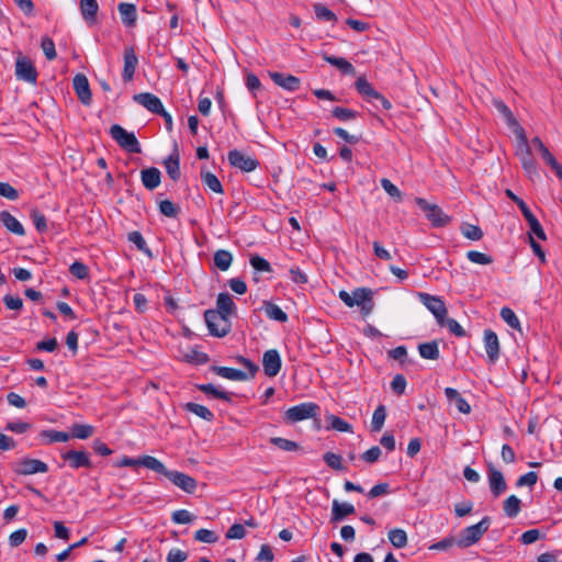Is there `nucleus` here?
I'll list each match as a JSON object with an SVG mask.
<instances>
[{
	"label": "nucleus",
	"instance_id": "6",
	"mask_svg": "<svg viewBox=\"0 0 562 562\" xmlns=\"http://www.w3.org/2000/svg\"><path fill=\"white\" fill-rule=\"evenodd\" d=\"M319 413V406L313 402L301 403L290 407L284 414L286 423H297L307 418H314Z\"/></svg>",
	"mask_w": 562,
	"mask_h": 562
},
{
	"label": "nucleus",
	"instance_id": "55",
	"mask_svg": "<svg viewBox=\"0 0 562 562\" xmlns=\"http://www.w3.org/2000/svg\"><path fill=\"white\" fill-rule=\"evenodd\" d=\"M495 108L505 117V120L509 126L518 125V122L515 119L513 112L503 101H495Z\"/></svg>",
	"mask_w": 562,
	"mask_h": 562
},
{
	"label": "nucleus",
	"instance_id": "14",
	"mask_svg": "<svg viewBox=\"0 0 562 562\" xmlns=\"http://www.w3.org/2000/svg\"><path fill=\"white\" fill-rule=\"evenodd\" d=\"M61 459L68 462L71 469L92 468V462L86 451L68 450L61 453Z\"/></svg>",
	"mask_w": 562,
	"mask_h": 562
},
{
	"label": "nucleus",
	"instance_id": "32",
	"mask_svg": "<svg viewBox=\"0 0 562 562\" xmlns=\"http://www.w3.org/2000/svg\"><path fill=\"white\" fill-rule=\"evenodd\" d=\"M263 311L268 318L285 323L288 322V314L282 311L281 307H279L277 304L270 302V301H263Z\"/></svg>",
	"mask_w": 562,
	"mask_h": 562
},
{
	"label": "nucleus",
	"instance_id": "39",
	"mask_svg": "<svg viewBox=\"0 0 562 562\" xmlns=\"http://www.w3.org/2000/svg\"><path fill=\"white\" fill-rule=\"evenodd\" d=\"M158 209L164 216L169 218H176L181 213V207L168 199L158 201Z\"/></svg>",
	"mask_w": 562,
	"mask_h": 562
},
{
	"label": "nucleus",
	"instance_id": "38",
	"mask_svg": "<svg viewBox=\"0 0 562 562\" xmlns=\"http://www.w3.org/2000/svg\"><path fill=\"white\" fill-rule=\"evenodd\" d=\"M520 509H521V502L516 495H510L504 501L503 510L507 517H509V518L517 517Z\"/></svg>",
	"mask_w": 562,
	"mask_h": 562
},
{
	"label": "nucleus",
	"instance_id": "18",
	"mask_svg": "<svg viewBox=\"0 0 562 562\" xmlns=\"http://www.w3.org/2000/svg\"><path fill=\"white\" fill-rule=\"evenodd\" d=\"M133 99L136 103L143 105L145 109H147L149 112L154 114L162 112L164 104L161 100L150 92L137 93L133 97Z\"/></svg>",
	"mask_w": 562,
	"mask_h": 562
},
{
	"label": "nucleus",
	"instance_id": "23",
	"mask_svg": "<svg viewBox=\"0 0 562 562\" xmlns=\"http://www.w3.org/2000/svg\"><path fill=\"white\" fill-rule=\"evenodd\" d=\"M356 513V508L350 503H339L337 499L333 501L331 504V516L330 522L337 524L342 521L347 516L353 515Z\"/></svg>",
	"mask_w": 562,
	"mask_h": 562
},
{
	"label": "nucleus",
	"instance_id": "54",
	"mask_svg": "<svg viewBox=\"0 0 562 562\" xmlns=\"http://www.w3.org/2000/svg\"><path fill=\"white\" fill-rule=\"evenodd\" d=\"M532 146L539 150L542 159L550 165L552 161H554V156L550 153V150L547 148V146L543 144V142L539 137H533L531 140Z\"/></svg>",
	"mask_w": 562,
	"mask_h": 562
},
{
	"label": "nucleus",
	"instance_id": "9",
	"mask_svg": "<svg viewBox=\"0 0 562 562\" xmlns=\"http://www.w3.org/2000/svg\"><path fill=\"white\" fill-rule=\"evenodd\" d=\"M420 302L432 313L439 326H443V317L447 316V307L445 302L439 296H434L428 293H418Z\"/></svg>",
	"mask_w": 562,
	"mask_h": 562
},
{
	"label": "nucleus",
	"instance_id": "24",
	"mask_svg": "<svg viewBox=\"0 0 562 562\" xmlns=\"http://www.w3.org/2000/svg\"><path fill=\"white\" fill-rule=\"evenodd\" d=\"M140 180L147 190H155L161 182V172L156 167L145 168L140 171Z\"/></svg>",
	"mask_w": 562,
	"mask_h": 562
},
{
	"label": "nucleus",
	"instance_id": "52",
	"mask_svg": "<svg viewBox=\"0 0 562 562\" xmlns=\"http://www.w3.org/2000/svg\"><path fill=\"white\" fill-rule=\"evenodd\" d=\"M127 240L133 243L136 248L145 254H148L150 256V250L147 247V244L143 237V235L138 231H133L128 233Z\"/></svg>",
	"mask_w": 562,
	"mask_h": 562
},
{
	"label": "nucleus",
	"instance_id": "29",
	"mask_svg": "<svg viewBox=\"0 0 562 562\" xmlns=\"http://www.w3.org/2000/svg\"><path fill=\"white\" fill-rule=\"evenodd\" d=\"M0 221L3 224V226L11 233L18 236L25 235L23 225L10 212H0Z\"/></svg>",
	"mask_w": 562,
	"mask_h": 562
},
{
	"label": "nucleus",
	"instance_id": "2",
	"mask_svg": "<svg viewBox=\"0 0 562 562\" xmlns=\"http://www.w3.org/2000/svg\"><path fill=\"white\" fill-rule=\"evenodd\" d=\"M491 525V518L488 516L483 517L477 524L464 528L457 540L459 548H469L481 540L483 535L488 530Z\"/></svg>",
	"mask_w": 562,
	"mask_h": 562
},
{
	"label": "nucleus",
	"instance_id": "16",
	"mask_svg": "<svg viewBox=\"0 0 562 562\" xmlns=\"http://www.w3.org/2000/svg\"><path fill=\"white\" fill-rule=\"evenodd\" d=\"M372 290L368 288H357L352 292L353 306H361L363 315H368L373 310Z\"/></svg>",
	"mask_w": 562,
	"mask_h": 562
},
{
	"label": "nucleus",
	"instance_id": "31",
	"mask_svg": "<svg viewBox=\"0 0 562 562\" xmlns=\"http://www.w3.org/2000/svg\"><path fill=\"white\" fill-rule=\"evenodd\" d=\"M418 352L420 357L424 359L438 360L440 357L439 344L437 340L419 344Z\"/></svg>",
	"mask_w": 562,
	"mask_h": 562
},
{
	"label": "nucleus",
	"instance_id": "56",
	"mask_svg": "<svg viewBox=\"0 0 562 562\" xmlns=\"http://www.w3.org/2000/svg\"><path fill=\"white\" fill-rule=\"evenodd\" d=\"M467 258L477 265H491L493 262V258L490 255L476 251V250H469L467 252Z\"/></svg>",
	"mask_w": 562,
	"mask_h": 562
},
{
	"label": "nucleus",
	"instance_id": "43",
	"mask_svg": "<svg viewBox=\"0 0 562 562\" xmlns=\"http://www.w3.org/2000/svg\"><path fill=\"white\" fill-rule=\"evenodd\" d=\"M328 429H335L340 432H352V426L336 415H329L327 417Z\"/></svg>",
	"mask_w": 562,
	"mask_h": 562
},
{
	"label": "nucleus",
	"instance_id": "1",
	"mask_svg": "<svg viewBox=\"0 0 562 562\" xmlns=\"http://www.w3.org/2000/svg\"><path fill=\"white\" fill-rule=\"evenodd\" d=\"M148 464L153 465L151 470L162 474L167 477L173 485L181 488L183 492L188 494H193L196 490L198 483L196 480L183 472L176 470H168L166 465L160 460H151L147 461Z\"/></svg>",
	"mask_w": 562,
	"mask_h": 562
},
{
	"label": "nucleus",
	"instance_id": "8",
	"mask_svg": "<svg viewBox=\"0 0 562 562\" xmlns=\"http://www.w3.org/2000/svg\"><path fill=\"white\" fill-rule=\"evenodd\" d=\"M227 159L232 167L239 169L243 172H251L259 166V160L257 158L246 155L238 149L229 150Z\"/></svg>",
	"mask_w": 562,
	"mask_h": 562
},
{
	"label": "nucleus",
	"instance_id": "41",
	"mask_svg": "<svg viewBox=\"0 0 562 562\" xmlns=\"http://www.w3.org/2000/svg\"><path fill=\"white\" fill-rule=\"evenodd\" d=\"M331 116L340 122H348L356 120L359 116V112L348 108L335 106L331 110Z\"/></svg>",
	"mask_w": 562,
	"mask_h": 562
},
{
	"label": "nucleus",
	"instance_id": "4",
	"mask_svg": "<svg viewBox=\"0 0 562 562\" xmlns=\"http://www.w3.org/2000/svg\"><path fill=\"white\" fill-rule=\"evenodd\" d=\"M111 137L117 143L120 147L131 154H140L142 147L133 132H127L119 124H113L110 127Z\"/></svg>",
	"mask_w": 562,
	"mask_h": 562
},
{
	"label": "nucleus",
	"instance_id": "10",
	"mask_svg": "<svg viewBox=\"0 0 562 562\" xmlns=\"http://www.w3.org/2000/svg\"><path fill=\"white\" fill-rule=\"evenodd\" d=\"M15 76L20 80L30 83H35L37 79V71L33 63L20 54L15 60Z\"/></svg>",
	"mask_w": 562,
	"mask_h": 562
},
{
	"label": "nucleus",
	"instance_id": "33",
	"mask_svg": "<svg viewBox=\"0 0 562 562\" xmlns=\"http://www.w3.org/2000/svg\"><path fill=\"white\" fill-rule=\"evenodd\" d=\"M323 58L326 63L337 67L342 74L350 75L355 72V67L352 66V64L342 57L323 54Z\"/></svg>",
	"mask_w": 562,
	"mask_h": 562
},
{
	"label": "nucleus",
	"instance_id": "22",
	"mask_svg": "<svg viewBox=\"0 0 562 562\" xmlns=\"http://www.w3.org/2000/svg\"><path fill=\"white\" fill-rule=\"evenodd\" d=\"M214 311L231 317L237 314V306L234 303L233 297L227 292H222L217 295L216 308Z\"/></svg>",
	"mask_w": 562,
	"mask_h": 562
},
{
	"label": "nucleus",
	"instance_id": "44",
	"mask_svg": "<svg viewBox=\"0 0 562 562\" xmlns=\"http://www.w3.org/2000/svg\"><path fill=\"white\" fill-rule=\"evenodd\" d=\"M313 8L314 13L319 21L335 22L337 20L336 14L331 10H329L325 4L315 3Z\"/></svg>",
	"mask_w": 562,
	"mask_h": 562
},
{
	"label": "nucleus",
	"instance_id": "30",
	"mask_svg": "<svg viewBox=\"0 0 562 562\" xmlns=\"http://www.w3.org/2000/svg\"><path fill=\"white\" fill-rule=\"evenodd\" d=\"M79 7L82 19L87 23H94L99 11V4L97 0H79Z\"/></svg>",
	"mask_w": 562,
	"mask_h": 562
},
{
	"label": "nucleus",
	"instance_id": "20",
	"mask_svg": "<svg viewBox=\"0 0 562 562\" xmlns=\"http://www.w3.org/2000/svg\"><path fill=\"white\" fill-rule=\"evenodd\" d=\"M123 58H124V68H123L122 77H123L124 81H131L134 77V74H135V70H136V67L138 64V58L135 54L134 48L126 47L124 49Z\"/></svg>",
	"mask_w": 562,
	"mask_h": 562
},
{
	"label": "nucleus",
	"instance_id": "19",
	"mask_svg": "<svg viewBox=\"0 0 562 562\" xmlns=\"http://www.w3.org/2000/svg\"><path fill=\"white\" fill-rule=\"evenodd\" d=\"M519 210L521 211L525 220L527 221L532 234H535L539 239L546 240L547 235L544 233V229L542 228L537 217L532 214L526 202L519 203Z\"/></svg>",
	"mask_w": 562,
	"mask_h": 562
},
{
	"label": "nucleus",
	"instance_id": "5",
	"mask_svg": "<svg viewBox=\"0 0 562 562\" xmlns=\"http://www.w3.org/2000/svg\"><path fill=\"white\" fill-rule=\"evenodd\" d=\"M415 202L435 227H443L450 223L451 217L448 216L437 204H430L424 198H416Z\"/></svg>",
	"mask_w": 562,
	"mask_h": 562
},
{
	"label": "nucleus",
	"instance_id": "50",
	"mask_svg": "<svg viewBox=\"0 0 562 562\" xmlns=\"http://www.w3.org/2000/svg\"><path fill=\"white\" fill-rule=\"evenodd\" d=\"M323 460L329 468H331L336 471L345 470V468L342 465V457L340 454L328 451V452L324 453Z\"/></svg>",
	"mask_w": 562,
	"mask_h": 562
},
{
	"label": "nucleus",
	"instance_id": "46",
	"mask_svg": "<svg viewBox=\"0 0 562 562\" xmlns=\"http://www.w3.org/2000/svg\"><path fill=\"white\" fill-rule=\"evenodd\" d=\"M30 217L38 233H44L47 231V220L41 211L37 209H32Z\"/></svg>",
	"mask_w": 562,
	"mask_h": 562
},
{
	"label": "nucleus",
	"instance_id": "62",
	"mask_svg": "<svg viewBox=\"0 0 562 562\" xmlns=\"http://www.w3.org/2000/svg\"><path fill=\"white\" fill-rule=\"evenodd\" d=\"M443 326H446L449 331L457 337H464L467 335L463 327L454 318L443 317Z\"/></svg>",
	"mask_w": 562,
	"mask_h": 562
},
{
	"label": "nucleus",
	"instance_id": "51",
	"mask_svg": "<svg viewBox=\"0 0 562 562\" xmlns=\"http://www.w3.org/2000/svg\"><path fill=\"white\" fill-rule=\"evenodd\" d=\"M499 315L509 327L514 329H518L520 327V322L512 308L507 306L503 307Z\"/></svg>",
	"mask_w": 562,
	"mask_h": 562
},
{
	"label": "nucleus",
	"instance_id": "13",
	"mask_svg": "<svg viewBox=\"0 0 562 562\" xmlns=\"http://www.w3.org/2000/svg\"><path fill=\"white\" fill-rule=\"evenodd\" d=\"M72 87L81 103L90 105L92 101V93L88 78L83 74H77L72 79Z\"/></svg>",
	"mask_w": 562,
	"mask_h": 562
},
{
	"label": "nucleus",
	"instance_id": "35",
	"mask_svg": "<svg viewBox=\"0 0 562 562\" xmlns=\"http://www.w3.org/2000/svg\"><path fill=\"white\" fill-rule=\"evenodd\" d=\"M201 180L203 184H205L211 191L220 194L224 193V189L220 179L211 171H206L202 168Z\"/></svg>",
	"mask_w": 562,
	"mask_h": 562
},
{
	"label": "nucleus",
	"instance_id": "58",
	"mask_svg": "<svg viewBox=\"0 0 562 562\" xmlns=\"http://www.w3.org/2000/svg\"><path fill=\"white\" fill-rule=\"evenodd\" d=\"M42 436L47 438L49 443L53 442H66L69 440V434L58 430H43Z\"/></svg>",
	"mask_w": 562,
	"mask_h": 562
},
{
	"label": "nucleus",
	"instance_id": "42",
	"mask_svg": "<svg viewBox=\"0 0 562 562\" xmlns=\"http://www.w3.org/2000/svg\"><path fill=\"white\" fill-rule=\"evenodd\" d=\"M387 537L390 542L397 549H402L407 544V535L401 528L390 530Z\"/></svg>",
	"mask_w": 562,
	"mask_h": 562
},
{
	"label": "nucleus",
	"instance_id": "48",
	"mask_svg": "<svg viewBox=\"0 0 562 562\" xmlns=\"http://www.w3.org/2000/svg\"><path fill=\"white\" fill-rule=\"evenodd\" d=\"M270 443H272L273 446L278 447L279 449H281L283 451H296L300 449V446L297 442L290 440V439L282 438V437L270 438Z\"/></svg>",
	"mask_w": 562,
	"mask_h": 562
},
{
	"label": "nucleus",
	"instance_id": "64",
	"mask_svg": "<svg viewBox=\"0 0 562 562\" xmlns=\"http://www.w3.org/2000/svg\"><path fill=\"white\" fill-rule=\"evenodd\" d=\"M381 454H382V451H381L380 447L373 446L370 449H368L367 451H364L360 456V459L367 463L372 464V463H375L380 459Z\"/></svg>",
	"mask_w": 562,
	"mask_h": 562
},
{
	"label": "nucleus",
	"instance_id": "49",
	"mask_svg": "<svg viewBox=\"0 0 562 562\" xmlns=\"http://www.w3.org/2000/svg\"><path fill=\"white\" fill-rule=\"evenodd\" d=\"M462 235L470 240H480L483 237V231L473 224H464L461 226Z\"/></svg>",
	"mask_w": 562,
	"mask_h": 562
},
{
	"label": "nucleus",
	"instance_id": "26",
	"mask_svg": "<svg viewBox=\"0 0 562 562\" xmlns=\"http://www.w3.org/2000/svg\"><path fill=\"white\" fill-rule=\"evenodd\" d=\"M122 23L127 27H134L137 20L136 7L133 3L121 2L117 5Z\"/></svg>",
	"mask_w": 562,
	"mask_h": 562
},
{
	"label": "nucleus",
	"instance_id": "37",
	"mask_svg": "<svg viewBox=\"0 0 562 562\" xmlns=\"http://www.w3.org/2000/svg\"><path fill=\"white\" fill-rule=\"evenodd\" d=\"M214 265L221 271H226L229 269L233 262V255L231 251L225 249H218L214 254Z\"/></svg>",
	"mask_w": 562,
	"mask_h": 562
},
{
	"label": "nucleus",
	"instance_id": "21",
	"mask_svg": "<svg viewBox=\"0 0 562 562\" xmlns=\"http://www.w3.org/2000/svg\"><path fill=\"white\" fill-rule=\"evenodd\" d=\"M164 166L168 176L173 181H178L180 179V155L177 145H175L172 153L164 160Z\"/></svg>",
	"mask_w": 562,
	"mask_h": 562
},
{
	"label": "nucleus",
	"instance_id": "28",
	"mask_svg": "<svg viewBox=\"0 0 562 562\" xmlns=\"http://www.w3.org/2000/svg\"><path fill=\"white\" fill-rule=\"evenodd\" d=\"M445 395L447 400L451 403L453 402L456 404L457 409L462 414H470L471 406L470 404L461 396V394L458 392V390L453 387H446L445 389Z\"/></svg>",
	"mask_w": 562,
	"mask_h": 562
},
{
	"label": "nucleus",
	"instance_id": "11",
	"mask_svg": "<svg viewBox=\"0 0 562 562\" xmlns=\"http://www.w3.org/2000/svg\"><path fill=\"white\" fill-rule=\"evenodd\" d=\"M263 372L267 376H276L282 367V360L277 349H269L262 356Z\"/></svg>",
	"mask_w": 562,
	"mask_h": 562
},
{
	"label": "nucleus",
	"instance_id": "45",
	"mask_svg": "<svg viewBox=\"0 0 562 562\" xmlns=\"http://www.w3.org/2000/svg\"><path fill=\"white\" fill-rule=\"evenodd\" d=\"M520 161H521V166H522L524 170L529 176H536L537 175L536 162H535L533 157L531 155L530 148L527 145H526L525 153L521 155Z\"/></svg>",
	"mask_w": 562,
	"mask_h": 562
},
{
	"label": "nucleus",
	"instance_id": "57",
	"mask_svg": "<svg viewBox=\"0 0 562 562\" xmlns=\"http://www.w3.org/2000/svg\"><path fill=\"white\" fill-rule=\"evenodd\" d=\"M194 539L204 543H215L218 540V536L209 529H199L194 533Z\"/></svg>",
	"mask_w": 562,
	"mask_h": 562
},
{
	"label": "nucleus",
	"instance_id": "7",
	"mask_svg": "<svg viewBox=\"0 0 562 562\" xmlns=\"http://www.w3.org/2000/svg\"><path fill=\"white\" fill-rule=\"evenodd\" d=\"M11 469L18 475H32L46 473L48 465L38 459L24 458L12 463Z\"/></svg>",
	"mask_w": 562,
	"mask_h": 562
},
{
	"label": "nucleus",
	"instance_id": "12",
	"mask_svg": "<svg viewBox=\"0 0 562 562\" xmlns=\"http://www.w3.org/2000/svg\"><path fill=\"white\" fill-rule=\"evenodd\" d=\"M487 479L491 493L494 497L501 496L506 490L507 484L502 471L497 470L493 464H488Z\"/></svg>",
	"mask_w": 562,
	"mask_h": 562
},
{
	"label": "nucleus",
	"instance_id": "53",
	"mask_svg": "<svg viewBox=\"0 0 562 562\" xmlns=\"http://www.w3.org/2000/svg\"><path fill=\"white\" fill-rule=\"evenodd\" d=\"M355 88L364 99L370 97L375 90L374 87L364 77L357 78Z\"/></svg>",
	"mask_w": 562,
	"mask_h": 562
},
{
	"label": "nucleus",
	"instance_id": "27",
	"mask_svg": "<svg viewBox=\"0 0 562 562\" xmlns=\"http://www.w3.org/2000/svg\"><path fill=\"white\" fill-rule=\"evenodd\" d=\"M195 386L199 391L204 393L206 396L223 400L228 403L232 402L233 396H234V393L220 390L212 383L196 384Z\"/></svg>",
	"mask_w": 562,
	"mask_h": 562
},
{
	"label": "nucleus",
	"instance_id": "60",
	"mask_svg": "<svg viewBox=\"0 0 562 562\" xmlns=\"http://www.w3.org/2000/svg\"><path fill=\"white\" fill-rule=\"evenodd\" d=\"M250 265L251 267L260 272H271L272 268L268 260L260 257L259 255H252L250 257Z\"/></svg>",
	"mask_w": 562,
	"mask_h": 562
},
{
	"label": "nucleus",
	"instance_id": "25",
	"mask_svg": "<svg viewBox=\"0 0 562 562\" xmlns=\"http://www.w3.org/2000/svg\"><path fill=\"white\" fill-rule=\"evenodd\" d=\"M210 370L215 373L218 376H222L224 379H228L232 381H246L249 380V375L247 372L228 368V367H220V366H212Z\"/></svg>",
	"mask_w": 562,
	"mask_h": 562
},
{
	"label": "nucleus",
	"instance_id": "36",
	"mask_svg": "<svg viewBox=\"0 0 562 562\" xmlns=\"http://www.w3.org/2000/svg\"><path fill=\"white\" fill-rule=\"evenodd\" d=\"M183 408L206 422H212L214 419V414L204 405L189 402L184 404Z\"/></svg>",
	"mask_w": 562,
	"mask_h": 562
},
{
	"label": "nucleus",
	"instance_id": "59",
	"mask_svg": "<svg viewBox=\"0 0 562 562\" xmlns=\"http://www.w3.org/2000/svg\"><path fill=\"white\" fill-rule=\"evenodd\" d=\"M69 272H70V274H72L74 277H76L77 279H80V280H85L89 277L88 267L83 262H80V261H75L74 263H71L69 267Z\"/></svg>",
	"mask_w": 562,
	"mask_h": 562
},
{
	"label": "nucleus",
	"instance_id": "40",
	"mask_svg": "<svg viewBox=\"0 0 562 562\" xmlns=\"http://www.w3.org/2000/svg\"><path fill=\"white\" fill-rule=\"evenodd\" d=\"M386 418V409L384 405H379L372 415L371 431H380L384 425Z\"/></svg>",
	"mask_w": 562,
	"mask_h": 562
},
{
	"label": "nucleus",
	"instance_id": "34",
	"mask_svg": "<svg viewBox=\"0 0 562 562\" xmlns=\"http://www.w3.org/2000/svg\"><path fill=\"white\" fill-rule=\"evenodd\" d=\"M151 460H157V458L151 457V456H143L138 459H133V458L124 456L121 460L116 461L114 463V465L117 468L143 465V467L151 470L153 465L148 464V462H147V461H151Z\"/></svg>",
	"mask_w": 562,
	"mask_h": 562
},
{
	"label": "nucleus",
	"instance_id": "3",
	"mask_svg": "<svg viewBox=\"0 0 562 562\" xmlns=\"http://www.w3.org/2000/svg\"><path fill=\"white\" fill-rule=\"evenodd\" d=\"M204 319L210 334L214 337H225L232 330V322L229 317L220 314L214 310H206L204 312Z\"/></svg>",
	"mask_w": 562,
	"mask_h": 562
},
{
	"label": "nucleus",
	"instance_id": "61",
	"mask_svg": "<svg viewBox=\"0 0 562 562\" xmlns=\"http://www.w3.org/2000/svg\"><path fill=\"white\" fill-rule=\"evenodd\" d=\"M41 47L43 49L45 57L48 60H53L56 58L57 54H56L55 43L50 37L44 36L41 42Z\"/></svg>",
	"mask_w": 562,
	"mask_h": 562
},
{
	"label": "nucleus",
	"instance_id": "47",
	"mask_svg": "<svg viewBox=\"0 0 562 562\" xmlns=\"http://www.w3.org/2000/svg\"><path fill=\"white\" fill-rule=\"evenodd\" d=\"M94 432V428L91 425L74 424L71 427V436L78 439H87Z\"/></svg>",
	"mask_w": 562,
	"mask_h": 562
},
{
	"label": "nucleus",
	"instance_id": "63",
	"mask_svg": "<svg viewBox=\"0 0 562 562\" xmlns=\"http://www.w3.org/2000/svg\"><path fill=\"white\" fill-rule=\"evenodd\" d=\"M236 361L248 370L249 379H254L259 371V366L244 356H237Z\"/></svg>",
	"mask_w": 562,
	"mask_h": 562
},
{
	"label": "nucleus",
	"instance_id": "15",
	"mask_svg": "<svg viewBox=\"0 0 562 562\" xmlns=\"http://www.w3.org/2000/svg\"><path fill=\"white\" fill-rule=\"evenodd\" d=\"M484 347L491 363H495L499 359L501 345L496 333L492 329L484 330Z\"/></svg>",
	"mask_w": 562,
	"mask_h": 562
},
{
	"label": "nucleus",
	"instance_id": "17",
	"mask_svg": "<svg viewBox=\"0 0 562 562\" xmlns=\"http://www.w3.org/2000/svg\"><path fill=\"white\" fill-rule=\"evenodd\" d=\"M269 77L277 86L283 88L286 91L293 92L300 89L301 80L293 75L269 71Z\"/></svg>",
	"mask_w": 562,
	"mask_h": 562
}]
</instances>
